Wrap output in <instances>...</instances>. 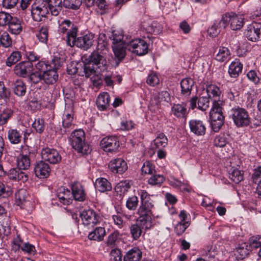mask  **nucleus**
<instances>
[{
	"label": "nucleus",
	"instance_id": "19",
	"mask_svg": "<svg viewBox=\"0 0 261 261\" xmlns=\"http://www.w3.org/2000/svg\"><path fill=\"white\" fill-rule=\"evenodd\" d=\"M72 197L79 201H83L86 198V193L83 186L79 182H75L71 187Z\"/></svg>",
	"mask_w": 261,
	"mask_h": 261
},
{
	"label": "nucleus",
	"instance_id": "63",
	"mask_svg": "<svg viewBox=\"0 0 261 261\" xmlns=\"http://www.w3.org/2000/svg\"><path fill=\"white\" fill-rule=\"evenodd\" d=\"M188 226V222H179L176 225L174 231L178 236H180L184 232Z\"/></svg>",
	"mask_w": 261,
	"mask_h": 261
},
{
	"label": "nucleus",
	"instance_id": "59",
	"mask_svg": "<svg viewBox=\"0 0 261 261\" xmlns=\"http://www.w3.org/2000/svg\"><path fill=\"white\" fill-rule=\"evenodd\" d=\"M73 117L71 114H65L62 121V125L65 128H69L72 125Z\"/></svg>",
	"mask_w": 261,
	"mask_h": 261
},
{
	"label": "nucleus",
	"instance_id": "21",
	"mask_svg": "<svg viewBox=\"0 0 261 261\" xmlns=\"http://www.w3.org/2000/svg\"><path fill=\"white\" fill-rule=\"evenodd\" d=\"M229 22L232 30H240L244 24V19L242 16L234 13H228Z\"/></svg>",
	"mask_w": 261,
	"mask_h": 261
},
{
	"label": "nucleus",
	"instance_id": "56",
	"mask_svg": "<svg viewBox=\"0 0 261 261\" xmlns=\"http://www.w3.org/2000/svg\"><path fill=\"white\" fill-rule=\"evenodd\" d=\"M125 38V36H123L121 33L117 31H114L112 32V35L111 37L113 40V45L123 43Z\"/></svg>",
	"mask_w": 261,
	"mask_h": 261
},
{
	"label": "nucleus",
	"instance_id": "29",
	"mask_svg": "<svg viewBox=\"0 0 261 261\" xmlns=\"http://www.w3.org/2000/svg\"><path fill=\"white\" fill-rule=\"evenodd\" d=\"M106 230L104 227H97L88 234V238L90 240L101 241L106 236Z\"/></svg>",
	"mask_w": 261,
	"mask_h": 261
},
{
	"label": "nucleus",
	"instance_id": "55",
	"mask_svg": "<svg viewBox=\"0 0 261 261\" xmlns=\"http://www.w3.org/2000/svg\"><path fill=\"white\" fill-rule=\"evenodd\" d=\"M246 244H243L237 249V253L240 255L238 257L240 259H243L249 254L250 250Z\"/></svg>",
	"mask_w": 261,
	"mask_h": 261
},
{
	"label": "nucleus",
	"instance_id": "23",
	"mask_svg": "<svg viewBox=\"0 0 261 261\" xmlns=\"http://www.w3.org/2000/svg\"><path fill=\"white\" fill-rule=\"evenodd\" d=\"M33 153L29 151L28 154H19L17 158V165L21 170H27L30 166L31 161L30 156Z\"/></svg>",
	"mask_w": 261,
	"mask_h": 261
},
{
	"label": "nucleus",
	"instance_id": "3",
	"mask_svg": "<svg viewBox=\"0 0 261 261\" xmlns=\"http://www.w3.org/2000/svg\"><path fill=\"white\" fill-rule=\"evenodd\" d=\"M124 43L127 49L138 56H142L148 53V44L141 39H135L130 36L125 35Z\"/></svg>",
	"mask_w": 261,
	"mask_h": 261
},
{
	"label": "nucleus",
	"instance_id": "18",
	"mask_svg": "<svg viewBox=\"0 0 261 261\" xmlns=\"http://www.w3.org/2000/svg\"><path fill=\"white\" fill-rule=\"evenodd\" d=\"M189 126L191 131L198 136L204 135L206 127L203 122L200 120L193 119L190 121Z\"/></svg>",
	"mask_w": 261,
	"mask_h": 261
},
{
	"label": "nucleus",
	"instance_id": "33",
	"mask_svg": "<svg viewBox=\"0 0 261 261\" xmlns=\"http://www.w3.org/2000/svg\"><path fill=\"white\" fill-rule=\"evenodd\" d=\"M8 25L9 32L13 34L18 35L22 31L21 21L17 17H13Z\"/></svg>",
	"mask_w": 261,
	"mask_h": 261
},
{
	"label": "nucleus",
	"instance_id": "22",
	"mask_svg": "<svg viewBox=\"0 0 261 261\" xmlns=\"http://www.w3.org/2000/svg\"><path fill=\"white\" fill-rule=\"evenodd\" d=\"M29 198L28 193L24 189H20L15 193L16 202L21 207L30 204Z\"/></svg>",
	"mask_w": 261,
	"mask_h": 261
},
{
	"label": "nucleus",
	"instance_id": "46",
	"mask_svg": "<svg viewBox=\"0 0 261 261\" xmlns=\"http://www.w3.org/2000/svg\"><path fill=\"white\" fill-rule=\"evenodd\" d=\"M168 144L167 138L164 134H160L154 140V144L156 148L165 147Z\"/></svg>",
	"mask_w": 261,
	"mask_h": 261
},
{
	"label": "nucleus",
	"instance_id": "26",
	"mask_svg": "<svg viewBox=\"0 0 261 261\" xmlns=\"http://www.w3.org/2000/svg\"><path fill=\"white\" fill-rule=\"evenodd\" d=\"M194 85V81L191 78H185L180 82L181 94L186 97L191 94Z\"/></svg>",
	"mask_w": 261,
	"mask_h": 261
},
{
	"label": "nucleus",
	"instance_id": "8",
	"mask_svg": "<svg viewBox=\"0 0 261 261\" xmlns=\"http://www.w3.org/2000/svg\"><path fill=\"white\" fill-rule=\"evenodd\" d=\"M30 133L24 130L17 128H10L7 132V138L12 144L16 145L19 144L22 140L24 142L27 139Z\"/></svg>",
	"mask_w": 261,
	"mask_h": 261
},
{
	"label": "nucleus",
	"instance_id": "31",
	"mask_svg": "<svg viewBox=\"0 0 261 261\" xmlns=\"http://www.w3.org/2000/svg\"><path fill=\"white\" fill-rule=\"evenodd\" d=\"M58 197L60 199V202L64 204L68 205L71 203L72 201L70 191L64 188L60 189L59 192L58 193Z\"/></svg>",
	"mask_w": 261,
	"mask_h": 261
},
{
	"label": "nucleus",
	"instance_id": "53",
	"mask_svg": "<svg viewBox=\"0 0 261 261\" xmlns=\"http://www.w3.org/2000/svg\"><path fill=\"white\" fill-rule=\"evenodd\" d=\"M13 114V111L11 109H5L0 115V124L4 125L7 123Z\"/></svg>",
	"mask_w": 261,
	"mask_h": 261
},
{
	"label": "nucleus",
	"instance_id": "20",
	"mask_svg": "<svg viewBox=\"0 0 261 261\" xmlns=\"http://www.w3.org/2000/svg\"><path fill=\"white\" fill-rule=\"evenodd\" d=\"M8 176L10 179L23 182L27 181L29 178L28 175L18 168L11 169L8 172Z\"/></svg>",
	"mask_w": 261,
	"mask_h": 261
},
{
	"label": "nucleus",
	"instance_id": "36",
	"mask_svg": "<svg viewBox=\"0 0 261 261\" xmlns=\"http://www.w3.org/2000/svg\"><path fill=\"white\" fill-rule=\"evenodd\" d=\"M84 72L86 77H89L94 75L97 73H99L101 71L96 66L91 64L88 61L84 63Z\"/></svg>",
	"mask_w": 261,
	"mask_h": 261
},
{
	"label": "nucleus",
	"instance_id": "47",
	"mask_svg": "<svg viewBox=\"0 0 261 261\" xmlns=\"http://www.w3.org/2000/svg\"><path fill=\"white\" fill-rule=\"evenodd\" d=\"M82 4V0H64L63 5L64 7L73 10L78 9Z\"/></svg>",
	"mask_w": 261,
	"mask_h": 261
},
{
	"label": "nucleus",
	"instance_id": "7",
	"mask_svg": "<svg viewBox=\"0 0 261 261\" xmlns=\"http://www.w3.org/2000/svg\"><path fill=\"white\" fill-rule=\"evenodd\" d=\"M76 36L73 37V40H71V44H67L68 46H76L79 48L84 50L89 49L93 44L94 35L91 33H88L82 36L76 38Z\"/></svg>",
	"mask_w": 261,
	"mask_h": 261
},
{
	"label": "nucleus",
	"instance_id": "12",
	"mask_svg": "<svg viewBox=\"0 0 261 261\" xmlns=\"http://www.w3.org/2000/svg\"><path fill=\"white\" fill-rule=\"evenodd\" d=\"M86 60L98 68L100 71L107 70V60L105 57L98 51H93Z\"/></svg>",
	"mask_w": 261,
	"mask_h": 261
},
{
	"label": "nucleus",
	"instance_id": "2",
	"mask_svg": "<svg viewBox=\"0 0 261 261\" xmlns=\"http://www.w3.org/2000/svg\"><path fill=\"white\" fill-rule=\"evenodd\" d=\"M224 104L222 100H214L210 112L211 127L215 132H219L224 122V116L222 112Z\"/></svg>",
	"mask_w": 261,
	"mask_h": 261
},
{
	"label": "nucleus",
	"instance_id": "14",
	"mask_svg": "<svg viewBox=\"0 0 261 261\" xmlns=\"http://www.w3.org/2000/svg\"><path fill=\"white\" fill-rule=\"evenodd\" d=\"M83 224L85 225L93 226L99 221V216L93 210H85L80 214Z\"/></svg>",
	"mask_w": 261,
	"mask_h": 261
},
{
	"label": "nucleus",
	"instance_id": "50",
	"mask_svg": "<svg viewBox=\"0 0 261 261\" xmlns=\"http://www.w3.org/2000/svg\"><path fill=\"white\" fill-rule=\"evenodd\" d=\"M139 200L138 197L133 195L129 197L126 202V207L131 211L135 210L138 205Z\"/></svg>",
	"mask_w": 261,
	"mask_h": 261
},
{
	"label": "nucleus",
	"instance_id": "41",
	"mask_svg": "<svg viewBox=\"0 0 261 261\" xmlns=\"http://www.w3.org/2000/svg\"><path fill=\"white\" fill-rule=\"evenodd\" d=\"M229 177L234 182L238 184L243 179V174L239 169L231 168L229 171Z\"/></svg>",
	"mask_w": 261,
	"mask_h": 261
},
{
	"label": "nucleus",
	"instance_id": "24",
	"mask_svg": "<svg viewBox=\"0 0 261 261\" xmlns=\"http://www.w3.org/2000/svg\"><path fill=\"white\" fill-rule=\"evenodd\" d=\"M110 96L107 92H105L98 95L96 104L98 109L100 111L106 110L110 106Z\"/></svg>",
	"mask_w": 261,
	"mask_h": 261
},
{
	"label": "nucleus",
	"instance_id": "27",
	"mask_svg": "<svg viewBox=\"0 0 261 261\" xmlns=\"http://www.w3.org/2000/svg\"><path fill=\"white\" fill-rule=\"evenodd\" d=\"M243 65L239 59L232 62L229 66L228 73L231 77H238L242 72Z\"/></svg>",
	"mask_w": 261,
	"mask_h": 261
},
{
	"label": "nucleus",
	"instance_id": "13",
	"mask_svg": "<svg viewBox=\"0 0 261 261\" xmlns=\"http://www.w3.org/2000/svg\"><path fill=\"white\" fill-rule=\"evenodd\" d=\"M41 157L44 161L53 164H57L61 161V155L54 148H43L41 151Z\"/></svg>",
	"mask_w": 261,
	"mask_h": 261
},
{
	"label": "nucleus",
	"instance_id": "45",
	"mask_svg": "<svg viewBox=\"0 0 261 261\" xmlns=\"http://www.w3.org/2000/svg\"><path fill=\"white\" fill-rule=\"evenodd\" d=\"M21 58V53L19 51H13L8 58L6 62V65L8 66H11L12 65L16 63Z\"/></svg>",
	"mask_w": 261,
	"mask_h": 261
},
{
	"label": "nucleus",
	"instance_id": "62",
	"mask_svg": "<svg viewBox=\"0 0 261 261\" xmlns=\"http://www.w3.org/2000/svg\"><path fill=\"white\" fill-rule=\"evenodd\" d=\"M146 30L150 34H158L161 31L160 24L156 22H152L147 27Z\"/></svg>",
	"mask_w": 261,
	"mask_h": 261
},
{
	"label": "nucleus",
	"instance_id": "10",
	"mask_svg": "<svg viewBox=\"0 0 261 261\" xmlns=\"http://www.w3.org/2000/svg\"><path fill=\"white\" fill-rule=\"evenodd\" d=\"M48 14V9L44 3L39 5L33 4L32 6L31 14L33 20L35 21H44Z\"/></svg>",
	"mask_w": 261,
	"mask_h": 261
},
{
	"label": "nucleus",
	"instance_id": "64",
	"mask_svg": "<svg viewBox=\"0 0 261 261\" xmlns=\"http://www.w3.org/2000/svg\"><path fill=\"white\" fill-rule=\"evenodd\" d=\"M111 261H122L121 251L117 249H113L110 253Z\"/></svg>",
	"mask_w": 261,
	"mask_h": 261
},
{
	"label": "nucleus",
	"instance_id": "61",
	"mask_svg": "<svg viewBox=\"0 0 261 261\" xmlns=\"http://www.w3.org/2000/svg\"><path fill=\"white\" fill-rule=\"evenodd\" d=\"M35 68L37 70L44 73L48 69H51L50 66H49L48 62L40 61L37 64H35Z\"/></svg>",
	"mask_w": 261,
	"mask_h": 261
},
{
	"label": "nucleus",
	"instance_id": "11",
	"mask_svg": "<svg viewBox=\"0 0 261 261\" xmlns=\"http://www.w3.org/2000/svg\"><path fill=\"white\" fill-rule=\"evenodd\" d=\"M100 145L105 151L113 152L118 150L119 142L116 137L107 136L101 140Z\"/></svg>",
	"mask_w": 261,
	"mask_h": 261
},
{
	"label": "nucleus",
	"instance_id": "49",
	"mask_svg": "<svg viewBox=\"0 0 261 261\" xmlns=\"http://www.w3.org/2000/svg\"><path fill=\"white\" fill-rule=\"evenodd\" d=\"M249 247L252 249L261 248V236L256 235L250 238Z\"/></svg>",
	"mask_w": 261,
	"mask_h": 261
},
{
	"label": "nucleus",
	"instance_id": "51",
	"mask_svg": "<svg viewBox=\"0 0 261 261\" xmlns=\"http://www.w3.org/2000/svg\"><path fill=\"white\" fill-rule=\"evenodd\" d=\"M198 108L201 111L206 110L210 106L209 96H202L199 98L198 102Z\"/></svg>",
	"mask_w": 261,
	"mask_h": 261
},
{
	"label": "nucleus",
	"instance_id": "44",
	"mask_svg": "<svg viewBox=\"0 0 261 261\" xmlns=\"http://www.w3.org/2000/svg\"><path fill=\"white\" fill-rule=\"evenodd\" d=\"M173 114L177 117H184L186 116V109L181 105H174L172 107Z\"/></svg>",
	"mask_w": 261,
	"mask_h": 261
},
{
	"label": "nucleus",
	"instance_id": "43",
	"mask_svg": "<svg viewBox=\"0 0 261 261\" xmlns=\"http://www.w3.org/2000/svg\"><path fill=\"white\" fill-rule=\"evenodd\" d=\"M165 179V177L163 175L158 174L155 171L151 174L150 177L148 180V183L151 185H160L164 181Z\"/></svg>",
	"mask_w": 261,
	"mask_h": 261
},
{
	"label": "nucleus",
	"instance_id": "35",
	"mask_svg": "<svg viewBox=\"0 0 261 261\" xmlns=\"http://www.w3.org/2000/svg\"><path fill=\"white\" fill-rule=\"evenodd\" d=\"M253 182L258 184L256 189V193L259 198H261V166H258L254 170L252 175Z\"/></svg>",
	"mask_w": 261,
	"mask_h": 261
},
{
	"label": "nucleus",
	"instance_id": "60",
	"mask_svg": "<svg viewBox=\"0 0 261 261\" xmlns=\"http://www.w3.org/2000/svg\"><path fill=\"white\" fill-rule=\"evenodd\" d=\"M106 37L105 34H100L98 38L97 49L98 50H103L107 46Z\"/></svg>",
	"mask_w": 261,
	"mask_h": 261
},
{
	"label": "nucleus",
	"instance_id": "25",
	"mask_svg": "<svg viewBox=\"0 0 261 261\" xmlns=\"http://www.w3.org/2000/svg\"><path fill=\"white\" fill-rule=\"evenodd\" d=\"M170 100L169 93L166 91H162L154 94L151 99L152 105H155L159 108L162 101L168 102Z\"/></svg>",
	"mask_w": 261,
	"mask_h": 261
},
{
	"label": "nucleus",
	"instance_id": "37",
	"mask_svg": "<svg viewBox=\"0 0 261 261\" xmlns=\"http://www.w3.org/2000/svg\"><path fill=\"white\" fill-rule=\"evenodd\" d=\"M230 53L228 48L220 47L217 54L215 59L220 62H226L230 58Z\"/></svg>",
	"mask_w": 261,
	"mask_h": 261
},
{
	"label": "nucleus",
	"instance_id": "16",
	"mask_svg": "<svg viewBox=\"0 0 261 261\" xmlns=\"http://www.w3.org/2000/svg\"><path fill=\"white\" fill-rule=\"evenodd\" d=\"M33 67L32 63L30 62L22 61L15 65L14 71L17 75L26 77L32 71Z\"/></svg>",
	"mask_w": 261,
	"mask_h": 261
},
{
	"label": "nucleus",
	"instance_id": "1",
	"mask_svg": "<svg viewBox=\"0 0 261 261\" xmlns=\"http://www.w3.org/2000/svg\"><path fill=\"white\" fill-rule=\"evenodd\" d=\"M139 194L140 196L141 204L137 211L139 216L137 222H140L141 224H134L129 227L131 236L136 240L141 236L143 226L145 229H148L151 226L152 210L154 208L153 201L146 191L140 190Z\"/></svg>",
	"mask_w": 261,
	"mask_h": 261
},
{
	"label": "nucleus",
	"instance_id": "32",
	"mask_svg": "<svg viewBox=\"0 0 261 261\" xmlns=\"http://www.w3.org/2000/svg\"><path fill=\"white\" fill-rule=\"evenodd\" d=\"M95 187L101 192L109 191L112 189L111 183L105 178H97L95 182Z\"/></svg>",
	"mask_w": 261,
	"mask_h": 261
},
{
	"label": "nucleus",
	"instance_id": "39",
	"mask_svg": "<svg viewBox=\"0 0 261 261\" xmlns=\"http://www.w3.org/2000/svg\"><path fill=\"white\" fill-rule=\"evenodd\" d=\"M14 243L19 248H20L23 251L26 252L29 254L34 255L36 253V249L34 246L28 243H24L21 246V242L20 241H18V238L14 241Z\"/></svg>",
	"mask_w": 261,
	"mask_h": 261
},
{
	"label": "nucleus",
	"instance_id": "42",
	"mask_svg": "<svg viewBox=\"0 0 261 261\" xmlns=\"http://www.w3.org/2000/svg\"><path fill=\"white\" fill-rule=\"evenodd\" d=\"M130 187L129 181L125 180L118 183L115 187V190L118 194L121 195L127 192Z\"/></svg>",
	"mask_w": 261,
	"mask_h": 261
},
{
	"label": "nucleus",
	"instance_id": "9",
	"mask_svg": "<svg viewBox=\"0 0 261 261\" xmlns=\"http://www.w3.org/2000/svg\"><path fill=\"white\" fill-rule=\"evenodd\" d=\"M245 35L251 41H261V23L253 22L248 25L245 31Z\"/></svg>",
	"mask_w": 261,
	"mask_h": 261
},
{
	"label": "nucleus",
	"instance_id": "58",
	"mask_svg": "<svg viewBox=\"0 0 261 261\" xmlns=\"http://www.w3.org/2000/svg\"><path fill=\"white\" fill-rule=\"evenodd\" d=\"M13 17L9 13L0 12V27H4L9 24Z\"/></svg>",
	"mask_w": 261,
	"mask_h": 261
},
{
	"label": "nucleus",
	"instance_id": "17",
	"mask_svg": "<svg viewBox=\"0 0 261 261\" xmlns=\"http://www.w3.org/2000/svg\"><path fill=\"white\" fill-rule=\"evenodd\" d=\"M34 172L36 176L39 178H45L49 176L50 169L47 163L41 161L35 164Z\"/></svg>",
	"mask_w": 261,
	"mask_h": 261
},
{
	"label": "nucleus",
	"instance_id": "28",
	"mask_svg": "<svg viewBox=\"0 0 261 261\" xmlns=\"http://www.w3.org/2000/svg\"><path fill=\"white\" fill-rule=\"evenodd\" d=\"M42 80L47 85L55 83L58 80V74L54 69H48L42 74Z\"/></svg>",
	"mask_w": 261,
	"mask_h": 261
},
{
	"label": "nucleus",
	"instance_id": "6",
	"mask_svg": "<svg viewBox=\"0 0 261 261\" xmlns=\"http://www.w3.org/2000/svg\"><path fill=\"white\" fill-rule=\"evenodd\" d=\"M77 27L68 19L62 21L59 25V33L66 34L67 44H71L70 39L73 40V37L77 35Z\"/></svg>",
	"mask_w": 261,
	"mask_h": 261
},
{
	"label": "nucleus",
	"instance_id": "34",
	"mask_svg": "<svg viewBox=\"0 0 261 261\" xmlns=\"http://www.w3.org/2000/svg\"><path fill=\"white\" fill-rule=\"evenodd\" d=\"M112 48L115 57L120 61L125 56V47L124 41L120 44H116L112 45Z\"/></svg>",
	"mask_w": 261,
	"mask_h": 261
},
{
	"label": "nucleus",
	"instance_id": "54",
	"mask_svg": "<svg viewBox=\"0 0 261 261\" xmlns=\"http://www.w3.org/2000/svg\"><path fill=\"white\" fill-rule=\"evenodd\" d=\"M154 168L155 167L153 164L149 161H146L144 163L142 167V173L144 174L151 175L155 171Z\"/></svg>",
	"mask_w": 261,
	"mask_h": 261
},
{
	"label": "nucleus",
	"instance_id": "38",
	"mask_svg": "<svg viewBox=\"0 0 261 261\" xmlns=\"http://www.w3.org/2000/svg\"><path fill=\"white\" fill-rule=\"evenodd\" d=\"M27 86L21 80L16 81L14 84V93L18 96H23L26 93Z\"/></svg>",
	"mask_w": 261,
	"mask_h": 261
},
{
	"label": "nucleus",
	"instance_id": "30",
	"mask_svg": "<svg viewBox=\"0 0 261 261\" xmlns=\"http://www.w3.org/2000/svg\"><path fill=\"white\" fill-rule=\"evenodd\" d=\"M142 253L140 249L134 248L129 250L123 257V261H140Z\"/></svg>",
	"mask_w": 261,
	"mask_h": 261
},
{
	"label": "nucleus",
	"instance_id": "5",
	"mask_svg": "<svg viewBox=\"0 0 261 261\" xmlns=\"http://www.w3.org/2000/svg\"><path fill=\"white\" fill-rule=\"evenodd\" d=\"M230 116L234 124L238 127L247 126L250 124L248 113L244 108L238 107L232 109Z\"/></svg>",
	"mask_w": 261,
	"mask_h": 261
},
{
	"label": "nucleus",
	"instance_id": "48",
	"mask_svg": "<svg viewBox=\"0 0 261 261\" xmlns=\"http://www.w3.org/2000/svg\"><path fill=\"white\" fill-rule=\"evenodd\" d=\"M206 92L209 97L211 95L214 97H217L220 96L221 91L218 86L211 84L206 86Z\"/></svg>",
	"mask_w": 261,
	"mask_h": 261
},
{
	"label": "nucleus",
	"instance_id": "52",
	"mask_svg": "<svg viewBox=\"0 0 261 261\" xmlns=\"http://www.w3.org/2000/svg\"><path fill=\"white\" fill-rule=\"evenodd\" d=\"M32 127L37 133L39 134L42 133L45 128L44 120L40 118L36 119L32 124Z\"/></svg>",
	"mask_w": 261,
	"mask_h": 261
},
{
	"label": "nucleus",
	"instance_id": "15",
	"mask_svg": "<svg viewBox=\"0 0 261 261\" xmlns=\"http://www.w3.org/2000/svg\"><path fill=\"white\" fill-rule=\"evenodd\" d=\"M110 170L114 172L119 174H122L127 169L126 162L121 158H117L112 160L109 164Z\"/></svg>",
	"mask_w": 261,
	"mask_h": 261
},
{
	"label": "nucleus",
	"instance_id": "4",
	"mask_svg": "<svg viewBox=\"0 0 261 261\" xmlns=\"http://www.w3.org/2000/svg\"><path fill=\"white\" fill-rule=\"evenodd\" d=\"M85 133L82 129L75 130L71 135V145L77 152L87 154L90 152V149L88 145L85 143Z\"/></svg>",
	"mask_w": 261,
	"mask_h": 261
},
{
	"label": "nucleus",
	"instance_id": "57",
	"mask_svg": "<svg viewBox=\"0 0 261 261\" xmlns=\"http://www.w3.org/2000/svg\"><path fill=\"white\" fill-rule=\"evenodd\" d=\"M119 233L118 231H115L111 233L108 237L106 244L108 246L114 247L116 241L118 240Z\"/></svg>",
	"mask_w": 261,
	"mask_h": 261
},
{
	"label": "nucleus",
	"instance_id": "40",
	"mask_svg": "<svg viewBox=\"0 0 261 261\" xmlns=\"http://www.w3.org/2000/svg\"><path fill=\"white\" fill-rule=\"evenodd\" d=\"M0 42L4 47H9L12 44V40L9 34L6 31L2 30L1 27Z\"/></svg>",
	"mask_w": 261,
	"mask_h": 261
}]
</instances>
